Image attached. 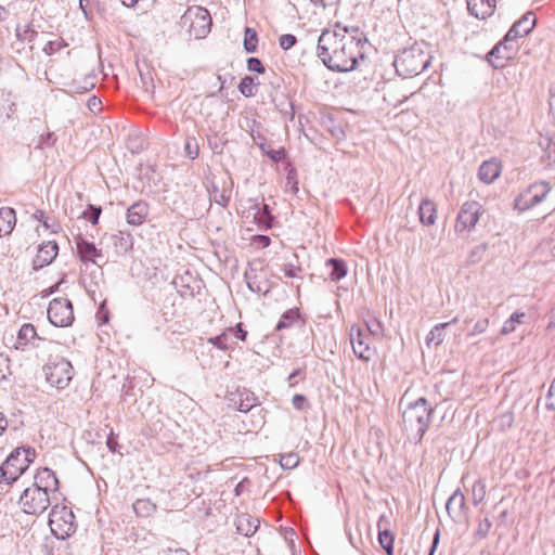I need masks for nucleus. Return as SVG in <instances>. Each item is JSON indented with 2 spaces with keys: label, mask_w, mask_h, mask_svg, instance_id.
Returning a JSON list of instances; mask_svg holds the SVG:
<instances>
[{
  "label": "nucleus",
  "mask_w": 555,
  "mask_h": 555,
  "mask_svg": "<svg viewBox=\"0 0 555 555\" xmlns=\"http://www.w3.org/2000/svg\"><path fill=\"white\" fill-rule=\"evenodd\" d=\"M367 39L363 36L349 35L346 28L325 29L318 40V56L323 64L334 72H350L364 59Z\"/></svg>",
  "instance_id": "1"
},
{
  "label": "nucleus",
  "mask_w": 555,
  "mask_h": 555,
  "mask_svg": "<svg viewBox=\"0 0 555 555\" xmlns=\"http://www.w3.org/2000/svg\"><path fill=\"white\" fill-rule=\"evenodd\" d=\"M434 409L425 398L410 402L402 412V427L408 436L421 442L431 422Z\"/></svg>",
  "instance_id": "2"
},
{
  "label": "nucleus",
  "mask_w": 555,
  "mask_h": 555,
  "mask_svg": "<svg viewBox=\"0 0 555 555\" xmlns=\"http://www.w3.org/2000/svg\"><path fill=\"white\" fill-rule=\"evenodd\" d=\"M393 65L399 76L410 78L420 75L429 65V56L420 46L413 44L396 56Z\"/></svg>",
  "instance_id": "3"
},
{
  "label": "nucleus",
  "mask_w": 555,
  "mask_h": 555,
  "mask_svg": "<svg viewBox=\"0 0 555 555\" xmlns=\"http://www.w3.org/2000/svg\"><path fill=\"white\" fill-rule=\"evenodd\" d=\"M31 448H16L0 466V479L12 483L28 468L35 459Z\"/></svg>",
  "instance_id": "4"
},
{
  "label": "nucleus",
  "mask_w": 555,
  "mask_h": 555,
  "mask_svg": "<svg viewBox=\"0 0 555 555\" xmlns=\"http://www.w3.org/2000/svg\"><path fill=\"white\" fill-rule=\"evenodd\" d=\"M57 500L56 495H52L40 486H30L23 491L18 503L24 513L29 515H41Z\"/></svg>",
  "instance_id": "5"
},
{
  "label": "nucleus",
  "mask_w": 555,
  "mask_h": 555,
  "mask_svg": "<svg viewBox=\"0 0 555 555\" xmlns=\"http://www.w3.org/2000/svg\"><path fill=\"white\" fill-rule=\"evenodd\" d=\"M49 526L52 533L62 540L70 537L77 528L73 511L65 505H60L57 501L52 505Z\"/></svg>",
  "instance_id": "6"
},
{
  "label": "nucleus",
  "mask_w": 555,
  "mask_h": 555,
  "mask_svg": "<svg viewBox=\"0 0 555 555\" xmlns=\"http://www.w3.org/2000/svg\"><path fill=\"white\" fill-rule=\"evenodd\" d=\"M180 25L185 28L190 36L194 38H204L211 26L209 12L202 7H190L181 16Z\"/></svg>",
  "instance_id": "7"
},
{
  "label": "nucleus",
  "mask_w": 555,
  "mask_h": 555,
  "mask_svg": "<svg viewBox=\"0 0 555 555\" xmlns=\"http://www.w3.org/2000/svg\"><path fill=\"white\" fill-rule=\"evenodd\" d=\"M46 378L51 386L57 389L66 388L74 376L72 363L62 357L51 359L44 366Z\"/></svg>",
  "instance_id": "8"
},
{
  "label": "nucleus",
  "mask_w": 555,
  "mask_h": 555,
  "mask_svg": "<svg viewBox=\"0 0 555 555\" xmlns=\"http://www.w3.org/2000/svg\"><path fill=\"white\" fill-rule=\"evenodd\" d=\"M550 191L551 188L546 182H535L514 199V208L518 211L528 210L541 203Z\"/></svg>",
  "instance_id": "9"
},
{
  "label": "nucleus",
  "mask_w": 555,
  "mask_h": 555,
  "mask_svg": "<svg viewBox=\"0 0 555 555\" xmlns=\"http://www.w3.org/2000/svg\"><path fill=\"white\" fill-rule=\"evenodd\" d=\"M48 319L57 327L72 325L75 319L72 301L62 297L51 300L48 307Z\"/></svg>",
  "instance_id": "10"
},
{
  "label": "nucleus",
  "mask_w": 555,
  "mask_h": 555,
  "mask_svg": "<svg viewBox=\"0 0 555 555\" xmlns=\"http://www.w3.org/2000/svg\"><path fill=\"white\" fill-rule=\"evenodd\" d=\"M483 209L480 203L476 201L465 202L457 214L455 222V231L464 232L470 231L477 224Z\"/></svg>",
  "instance_id": "11"
},
{
  "label": "nucleus",
  "mask_w": 555,
  "mask_h": 555,
  "mask_svg": "<svg viewBox=\"0 0 555 555\" xmlns=\"http://www.w3.org/2000/svg\"><path fill=\"white\" fill-rule=\"evenodd\" d=\"M353 353L363 361H370L374 354L371 348V337L361 325H352L349 331Z\"/></svg>",
  "instance_id": "12"
},
{
  "label": "nucleus",
  "mask_w": 555,
  "mask_h": 555,
  "mask_svg": "<svg viewBox=\"0 0 555 555\" xmlns=\"http://www.w3.org/2000/svg\"><path fill=\"white\" fill-rule=\"evenodd\" d=\"M518 50L517 41H506V36L496 43L487 55L488 62L494 68H502L514 57Z\"/></svg>",
  "instance_id": "13"
},
{
  "label": "nucleus",
  "mask_w": 555,
  "mask_h": 555,
  "mask_svg": "<svg viewBox=\"0 0 555 555\" xmlns=\"http://www.w3.org/2000/svg\"><path fill=\"white\" fill-rule=\"evenodd\" d=\"M247 210L243 211L246 218L253 217L254 222L260 229H268L271 227L272 215L267 204L259 203L257 199H247Z\"/></svg>",
  "instance_id": "14"
},
{
  "label": "nucleus",
  "mask_w": 555,
  "mask_h": 555,
  "mask_svg": "<svg viewBox=\"0 0 555 555\" xmlns=\"http://www.w3.org/2000/svg\"><path fill=\"white\" fill-rule=\"evenodd\" d=\"M229 406H232L241 412H248L257 405V398L250 390L246 388H237L227 396Z\"/></svg>",
  "instance_id": "15"
},
{
  "label": "nucleus",
  "mask_w": 555,
  "mask_h": 555,
  "mask_svg": "<svg viewBox=\"0 0 555 555\" xmlns=\"http://www.w3.org/2000/svg\"><path fill=\"white\" fill-rule=\"evenodd\" d=\"M535 25V16L532 12H528L513 24L506 34V41H517L528 35Z\"/></svg>",
  "instance_id": "16"
},
{
  "label": "nucleus",
  "mask_w": 555,
  "mask_h": 555,
  "mask_svg": "<svg viewBox=\"0 0 555 555\" xmlns=\"http://www.w3.org/2000/svg\"><path fill=\"white\" fill-rule=\"evenodd\" d=\"M75 243L78 256L83 263L92 262L94 264H99L98 259L103 258L101 249L96 248L92 242L87 241L81 235H78L75 238Z\"/></svg>",
  "instance_id": "17"
},
{
  "label": "nucleus",
  "mask_w": 555,
  "mask_h": 555,
  "mask_svg": "<svg viewBox=\"0 0 555 555\" xmlns=\"http://www.w3.org/2000/svg\"><path fill=\"white\" fill-rule=\"evenodd\" d=\"M41 340L43 339L37 334L35 326L30 323H25L17 333L14 347L17 350H25L29 346L38 347L37 341Z\"/></svg>",
  "instance_id": "18"
},
{
  "label": "nucleus",
  "mask_w": 555,
  "mask_h": 555,
  "mask_svg": "<svg viewBox=\"0 0 555 555\" xmlns=\"http://www.w3.org/2000/svg\"><path fill=\"white\" fill-rule=\"evenodd\" d=\"M31 486H40L47 492L57 496L59 480L53 470L43 467L35 475L34 483Z\"/></svg>",
  "instance_id": "19"
},
{
  "label": "nucleus",
  "mask_w": 555,
  "mask_h": 555,
  "mask_svg": "<svg viewBox=\"0 0 555 555\" xmlns=\"http://www.w3.org/2000/svg\"><path fill=\"white\" fill-rule=\"evenodd\" d=\"M466 2L470 14L480 20L492 15L495 8V0H466Z\"/></svg>",
  "instance_id": "20"
},
{
  "label": "nucleus",
  "mask_w": 555,
  "mask_h": 555,
  "mask_svg": "<svg viewBox=\"0 0 555 555\" xmlns=\"http://www.w3.org/2000/svg\"><path fill=\"white\" fill-rule=\"evenodd\" d=\"M149 216V205L143 201L133 203L127 210V222L131 225H141Z\"/></svg>",
  "instance_id": "21"
},
{
  "label": "nucleus",
  "mask_w": 555,
  "mask_h": 555,
  "mask_svg": "<svg viewBox=\"0 0 555 555\" xmlns=\"http://www.w3.org/2000/svg\"><path fill=\"white\" fill-rule=\"evenodd\" d=\"M59 253V246L56 242L49 241L39 246L35 262L39 267L50 264Z\"/></svg>",
  "instance_id": "22"
},
{
  "label": "nucleus",
  "mask_w": 555,
  "mask_h": 555,
  "mask_svg": "<svg viewBox=\"0 0 555 555\" xmlns=\"http://www.w3.org/2000/svg\"><path fill=\"white\" fill-rule=\"evenodd\" d=\"M465 506V496L460 489L453 492L446 504L447 512L453 519L461 518L464 515Z\"/></svg>",
  "instance_id": "23"
},
{
  "label": "nucleus",
  "mask_w": 555,
  "mask_h": 555,
  "mask_svg": "<svg viewBox=\"0 0 555 555\" xmlns=\"http://www.w3.org/2000/svg\"><path fill=\"white\" fill-rule=\"evenodd\" d=\"M235 525L240 534L251 537L258 530L260 521L249 514H241L236 517Z\"/></svg>",
  "instance_id": "24"
},
{
  "label": "nucleus",
  "mask_w": 555,
  "mask_h": 555,
  "mask_svg": "<svg viewBox=\"0 0 555 555\" xmlns=\"http://www.w3.org/2000/svg\"><path fill=\"white\" fill-rule=\"evenodd\" d=\"M501 173V165L495 159L483 162L478 170L479 179L489 184L492 183Z\"/></svg>",
  "instance_id": "25"
},
{
  "label": "nucleus",
  "mask_w": 555,
  "mask_h": 555,
  "mask_svg": "<svg viewBox=\"0 0 555 555\" xmlns=\"http://www.w3.org/2000/svg\"><path fill=\"white\" fill-rule=\"evenodd\" d=\"M232 184V181H230L229 185H225V183L222 186L212 184L209 190L210 201L225 208L231 198Z\"/></svg>",
  "instance_id": "26"
},
{
  "label": "nucleus",
  "mask_w": 555,
  "mask_h": 555,
  "mask_svg": "<svg viewBox=\"0 0 555 555\" xmlns=\"http://www.w3.org/2000/svg\"><path fill=\"white\" fill-rule=\"evenodd\" d=\"M420 221L424 225H433L437 219V209L433 201L424 198L418 206Z\"/></svg>",
  "instance_id": "27"
},
{
  "label": "nucleus",
  "mask_w": 555,
  "mask_h": 555,
  "mask_svg": "<svg viewBox=\"0 0 555 555\" xmlns=\"http://www.w3.org/2000/svg\"><path fill=\"white\" fill-rule=\"evenodd\" d=\"M16 223L15 210L10 207L0 208V236L10 234Z\"/></svg>",
  "instance_id": "28"
},
{
  "label": "nucleus",
  "mask_w": 555,
  "mask_h": 555,
  "mask_svg": "<svg viewBox=\"0 0 555 555\" xmlns=\"http://www.w3.org/2000/svg\"><path fill=\"white\" fill-rule=\"evenodd\" d=\"M96 85V76L94 74H87L81 80L74 79L68 86L75 93H86L92 90Z\"/></svg>",
  "instance_id": "29"
},
{
  "label": "nucleus",
  "mask_w": 555,
  "mask_h": 555,
  "mask_svg": "<svg viewBox=\"0 0 555 555\" xmlns=\"http://www.w3.org/2000/svg\"><path fill=\"white\" fill-rule=\"evenodd\" d=\"M326 267L331 268L330 279L337 282L347 275V264L344 260L331 258L325 262Z\"/></svg>",
  "instance_id": "30"
},
{
  "label": "nucleus",
  "mask_w": 555,
  "mask_h": 555,
  "mask_svg": "<svg viewBox=\"0 0 555 555\" xmlns=\"http://www.w3.org/2000/svg\"><path fill=\"white\" fill-rule=\"evenodd\" d=\"M540 145L543 149V163L548 167H555V134L551 138H544Z\"/></svg>",
  "instance_id": "31"
},
{
  "label": "nucleus",
  "mask_w": 555,
  "mask_h": 555,
  "mask_svg": "<svg viewBox=\"0 0 555 555\" xmlns=\"http://www.w3.org/2000/svg\"><path fill=\"white\" fill-rule=\"evenodd\" d=\"M133 511L140 517H149L156 511V505L150 499H138L133 503Z\"/></svg>",
  "instance_id": "32"
},
{
  "label": "nucleus",
  "mask_w": 555,
  "mask_h": 555,
  "mask_svg": "<svg viewBox=\"0 0 555 555\" xmlns=\"http://www.w3.org/2000/svg\"><path fill=\"white\" fill-rule=\"evenodd\" d=\"M208 343L220 350H228L233 344L231 331L227 328L220 335L208 338Z\"/></svg>",
  "instance_id": "33"
},
{
  "label": "nucleus",
  "mask_w": 555,
  "mask_h": 555,
  "mask_svg": "<svg viewBox=\"0 0 555 555\" xmlns=\"http://www.w3.org/2000/svg\"><path fill=\"white\" fill-rule=\"evenodd\" d=\"M450 326V323H439L435 325L426 337V344L429 346L434 343L439 346L444 339V330Z\"/></svg>",
  "instance_id": "34"
},
{
  "label": "nucleus",
  "mask_w": 555,
  "mask_h": 555,
  "mask_svg": "<svg viewBox=\"0 0 555 555\" xmlns=\"http://www.w3.org/2000/svg\"><path fill=\"white\" fill-rule=\"evenodd\" d=\"M114 238V245L120 250V251H128L133 246V237L130 233L125 231H119L117 234L113 236Z\"/></svg>",
  "instance_id": "35"
},
{
  "label": "nucleus",
  "mask_w": 555,
  "mask_h": 555,
  "mask_svg": "<svg viewBox=\"0 0 555 555\" xmlns=\"http://www.w3.org/2000/svg\"><path fill=\"white\" fill-rule=\"evenodd\" d=\"M299 318V310L297 308H294V309H288L287 311H285L280 321L278 322L276 326H275V330L276 331H282L284 328H288L291 327L294 322H296Z\"/></svg>",
  "instance_id": "36"
},
{
  "label": "nucleus",
  "mask_w": 555,
  "mask_h": 555,
  "mask_svg": "<svg viewBox=\"0 0 555 555\" xmlns=\"http://www.w3.org/2000/svg\"><path fill=\"white\" fill-rule=\"evenodd\" d=\"M526 318L525 312H514L508 320H506L500 331L502 335H508L516 330L517 324L524 323Z\"/></svg>",
  "instance_id": "37"
},
{
  "label": "nucleus",
  "mask_w": 555,
  "mask_h": 555,
  "mask_svg": "<svg viewBox=\"0 0 555 555\" xmlns=\"http://www.w3.org/2000/svg\"><path fill=\"white\" fill-rule=\"evenodd\" d=\"M257 86L258 83L254 77L245 76L238 85V90L244 96L251 98L257 92Z\"/></svg>",
  "instance_id": "38"
},
{
  "label": "nucleus",
  "mask_w": 555,
  "mask_h": 555,
  "mask_svg": "<svg viewBox=\"0 0 555 555\" xmlns=\"http://www.w3.org/2000/svg\"><path fill=\"white\" fill-rule=\"evenodd\" d=\"M258 36L255 29L250 27L245 28L244 34V48L248 53H255L257 51Z\"/></svg>",
  "instance_id": "39"
},
{
  "label": "nucleus",
  "mask_w": 555,
  "mask_h": 555,
  "mask_svg": "<svg viewBox=\"0 0 555 555\" xmlns=\"http://www.w3.org/2000/svg\"><path fill=\"white\" fill-rule=\"evenodd\" d=\"M393 533L392 532H378V542L386 551L387 555H393Z\"/></svg>",
  "instance_id": "40"
},
{
  "label": "nucleus",
  "mask_w": 555,
  "mask_h": 555,
  "mask_svg": "<svg viewBox=\"0 0 555 555\" xmlns=\"http://www.w3.org/2000/svg\"><path fill=\"white\" fill-rule=\"evenodd\" d=\"M486 495V485L482 480H477L473 485L472 489V501L474 505H478L483 501Z\"/></svg>",
  "instance_id": "41"
},
{
  "label": "nucleus",
  "mask_w": 555,
  "mask_h": 555,
  "mask_svg": "<svg viewBox=\"0 0 555 555\" xmlns=\"http://www.w3.org/2000/svg\"><path fill=\"white\" fill-rule=\"evenodd\" d=\"M246 279H247V286L251 292L258 293V294L268 293L269 288H268L267 284L257 281V276H249L248 274H246Z\"/></svg>",
  "instance_id": "42"
},
{
  "label": "nucleus",
  "mask_w": 555,
  "mask_h": 555,
  "mask_svg": "<svg viewBox=\"0 0 555 555\" xmlns=\"http://www.w3.org/2000/svg\"><path fill=\"white\" fill-rule=\"evenodd\" d=\"M490 321L488 318L478 320L473 327L467 332L468 337L483 334L489 327Z\"/></svg>",
  "instance_id": "43"
},
{
  "label": "nucleus",
  "mask_w": 555,
  "mask_h": 555,
  "mask_svg": "<svg viewBox=\"0 0 555 555\" xmlns=\"http://www.w3.org/2000/svg\"><path fill=\"white\" fill-rule=\"evenodd\" d=\"M101 212V207L89 205L88 208L82 212L81 217L89 220L92 224H96Z\"/></svg>",
  "instance_id": "44"
},
{
  "label": "nucleus",
  "mask_w": 555,
  "mask_h": 555,
  "mask_svg": "<svg viewBox=\"0 0 555 555\" xmlns=\"http://www.w3.org/2000/svg\"><path fill=\"white\" fill-rule=\"evenodd\" d=\"M282 271L284 272L285 276L286 278H289V279H296V278H299L301 279V273H302V268L300 266H296L294 263H284L282 266Z\"/></svg>",
  "instance_id": "45"
},
{
  "label": "nucleus",
  "mask_w": 555,
  "mask_h": 555,
  "mask_svg": "<svg viewBox=\"0 0 555 555\" xmlns=\"http://www.w3.org/2000/svg\"><path fill=\"white\" fill-rule=\"evenodd\" d=\"M492 528V521L489 518L480 519L475 532L479 539H485Z\"/></svg>",
  "instance_id": "46"
},
{
  "label": "nucleus",
  "mask_w": 555,
  "mask_h": 555,
  "mask_svg": "<svg viewBox=\"0 0 555 555\" xmlns=\"http://www.w3.org/2000/svg\"><path fill=\"white\" fill-rule=\"evenodd\" d=\"M189 158L195 159L198 156L199 147L195 138H188L184 145Z\"/></svg>",
  "instance_id": "47"
},
{
  "label": "nucleus",
  "mask_w": 555,
  "mask_h": 555,
  "mask_svg": "<svg viewBox=\"0 0 555 555\" xmlns=\"http://www.w3.org/2000/svg\"><path fill=\"white\" fill-rule=\"evenodd\" d=\"M392 517L391 514H382L377 521V530L378 532H392Z\"/></svg>",
  "instance_id": "48"
},
{
  "label": "nucleus",
  "mask_w": 555,
  "mask_h": 555,
  "mask_svg": "<svg viewBox=\"0 0 555 555\" xmlns=\"http://www.w3.org/2000/svg\"><path fill=\"white\" fill-rule=\"evenodd\" d=\"M280 463L283 468L291 469L298 465L299 457L295 453H288L281 456Z\"/></svg>",
  "instance_id": "49"
},
{
  "label": "nucleus",
  "mask_w": 555,
  "mask_h": 555,
  "mask_svg": "<svg viewBox=\"0 0 555 555\" xmlns=\"http://www.w3.org/2000/svg\"><path fill=\"white\" fill-rule=\"evenodd\" d=\"M297 42V38L292 34L282 35L279 39L280 47L283 50H289Z\"/></svg>",
  "instance_id": "50"
},
{
  "label": "nucleus",
  "mask_w": 555,
  "mask_h": 555,
  "mask_svg": "<svg viewBox=\"0 0 555 555\" xmlns=\"http://www.w3.org/2000/svg\"><path fill=\"white\" fill-rule=\"evenodd\" d=\"M247 68L248 70L256 72L258 74H263L266 70L262 62L257 57H249L247 60Z\"/></svg>",
  "instance_id": "51"
},
{
  "label": "nucleus",
  "mask_w": 555,
  "mask_h": 555,
  "mask_svg": "<svg viewBox=\"0 0 555 555\" xmlns=\"http://www.w3.org/2000/svg\"><path fill=\"white\" fill-rule=\"evenodd\" d=\"M545 406L548 410H555V377L548 389Z\"/></svg>",
  "instance_id": "52"
},
{
  "label": "nucleus",
  "mask_w": 555,
  "mask_h": 555,
  "mask_svg": "<svg viewBox=\"0 0 555 555\" xmlns=\"http://www.w3.org/2000/svg\"><path fill=\"white\" fill-rule=\"evenodd\" d=\"M63 47V43L60 40L49 41L46 43L43 51L46 54L51 55L57 52Z\"/></svg>",
  "instance_id": "53"
},
{
  "label": "nucleus",
  "mask_w": 555,
  "mask_h": 555,
  "mask_svg": "<svg viewBox=\"0 0 555 555\" xmlns=\"http://www.w3.org/2000/svg\"><path fill=\"white\" fill-rule=\"evenodd\" d=\"M231 331L232 337H235L241 340H245L247 336V332L243 328L242 323H238L235 327H229Z\"/></svg>",
  "instance_id": "54"
},
{
  "label": "nucleus",
  "mask_w": 555,
  "mask_h": 555,
  "mask_svg": "<svg viewBox=\"0 0 555 555\" xmlns=\"http://www.w3.org/2000/svg\"><path fill=\"white\" fill-rule=\"evenodd\" d=\"M295 409L304 410L307 406V398L304 395H295L292 399Z\"/></svg>",
  "instance_id": "55"
},
{
  "label": "nucleus",
  "mask_w": 555,
  "mask_h": 555,
  "mask_svg": "<svg viewBox=\"0 0 555 555\" xmlns=\"http://www.w3.org/2000/svg\"><path fill=\"white\" fill-rule=\"evenodd\" d=\"M363 328L366 330V333L371 335H378L380 332V323L378 321H373L371 324L366 323Z\"/></svg>",
  "instance_id": "56"
},
{
  "label": "nucleus",
  "mask_w": 555,
  "mask_h": 555,
  "mask_svg": "<svg viewBox=\"0 0 555 555\" xmlns=\"http://www.w3.org/2000/svg\"><path fill=\"white\" fill-rule=\"evenodd\" d=\"M101 105V100L94 95L88 100V107L93 113L100 112L102 109Z\"/></svg>",
  "instance_id": "57"
},
{
  "label": "nucleus",
  "mask_w": 555,
  "mask_h": 555,
  "mask_svg": "<svg viewBox=\"0 0 555 555\" xmlns=\"http://www.w3.org/2000/svg\"><path fill=\"white\" fill-rule=\"evenodd\" d=\"M147 0H121L122 4L128 8H137L146 11V8L143 5Z\"/></svg>",
  "instance_id": "58"
},
{
  "label": "nucleus",
  "mask_w": 555,
  "mask_h": 555,
  "mask_svg": "<svg viewBox=\"0 0 555 555\" xmlns=\"http://www.w3.org/2000/svg\"><path fill=\"white\" fill-rule=\"evenodd\" d=\"M9 371V361L0 354V380L4 379Z\"/></svg>",
  "instance_id": "59"
},
{
  "label": "nucleus",
  "mask_w": 555,
  "mask_h": 555,
  "mask_svg": "<svg viewBox=\"0 0 555 555\" xmlns=\"http://www.w3.org/2000/svg\"><path fill=\"white\" fill-rule=\"evenodd\" d=\"M106 446L109 449V451H112V452H116L117 451L118 442H117L116 437H115V435H114L112 429H111V433H109V435L107 437Z\"/></svg>",
  "instance_id": "60"
},
{
  "label": "nucleus",
  "mask_w": 555,
  "mask_h": 555,
  "mask_svg": "<svg viewBox=\"0 0 555 555\" xmlns=\"http://www.w3.org/2000/svg\"><path fill=\"white\" fill-rule=\"evenodd\" d=\"M158 555H189V553L183 548H168L162 551Z\"/></svg>",
  "instance_id": "61"
},
{
  "label": "nucleus",
  "mask_w": 555,
  "mask_h": 555,
  "mask_svg": "<svg viewBox=\"0 0 555 555\" xmlns=\"http://www.w3.org/2000/svg\"><path fill=\"white\" fill-rule=\"evenodd\" d=\"M439 540H440V530L437 529L435 534H434V537H433V542H431V546H430L428 555H434L435 554V551L437 550V546L439 544Z\"/></svg>",
  "instance_id": "62"
},
{
  "label": "nucleus",
  "mask_w": 555,
  "mask_h": 555,
  "mask_svg": "<svg viewBox=\"0 0 555 555\" xmlns=\"http://www.w3.org/2000/svg\"><path fill=\"white\" fill-rule=\"evenodd\" d=\"M548 106H550V116L552 118L553 124L555 125V93L550 94Z\"/></svg>",
  "instance_id": "63"
},
{
  "label": "nucleus",
  "mask_w": 555,
  "mask_h": 555,
  "mask_svg": "<svg viewBox=\"0 0 555 555\" xmlns=\"http://www.w3.org/2000/svg\"><path fill=\"white\" fill-rule=\"evenodd\" d=\"M37 33L34 29L27 28L23 34H18V37L23 40L31 41Z\"/></svg>",
  "instance_id": "64"
}]
</instances>
